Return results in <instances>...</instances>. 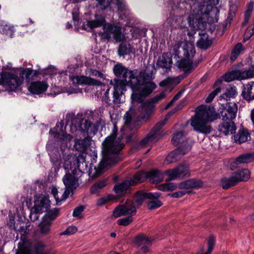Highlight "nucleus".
I'll return each mask as SVG.
<instances>
[{"instance_id":"obj_61","label":"nucleus","mask_w":254,"mask_h":254,"mask_svg":"<svg viewBox=\"0 0 254 254\" xmlns=\"http://www.w3.org/2000/svg\"><path fill=\"white\" fill-rule=\"evenodd\" d=\"M90 75L92 76H94L98 77H103L104 74L100 72L98 70L91 69L90 70Z\"/></svg>"},{"instance_id":"obj_41","label":"nucleus","mask_w":254,"mask_h":254,"mask_svg":"<svg viewBox=\"0 0 254 254\" xmlns=\"http://www.w3.org/2000/svg\"><path fill=\"white\" fill-rule=\"evenodd\" d=\"M159 190L166 191H173L175 190L177 186L174 183H164L157 186Z\"/></svg>"},{"instance_id":"obj_39","label":"nucleus","mask_w":254,"mask_h":254,"mask_svg":"<svg viewBox=\"0 0 254 254\" xmlns=\"http://www.w3.org/2000/svg\"><path fill=\"white\" fill-rule=\"evenodd\" d=\"M88 142L87 138L77 139L75 142L74 147L79 151H83L88 146Z\"/></svg>"},{"instance_id":"obj_13","label":"nucleus","mask_w":254,"mask_h":254,"mask_svg":"<svg viewBox=\"0 0 254 254\" xmlns=\"http://www.w3.org/2000/svg\"><path fill=\"white\" fill-rule=\"evenodd\" d=\"M165 96V92H162L153 98L151 101H147L142 103L141 107L139 108V111L141 113V118H147L153 110L154 108L153 104L161 100Z\"/></svg>"},{"instance_id":"obj_47","label":"nucleus","mask_w":254,"mask_h":254,"mask_svg":"<svg viewBox=\"0 0 254 254\" xmlns=\"http://www.w3.org/2000/svg\"><path fill=\"white\" fill-rule=\"evenodd\" d=\"M106 185V181H101L94 184L91 188V191L92 193H96L98 192L100 189H102Z\"/></svg>"},{"instance_id":"obj_6","label":"nucleus","mask_w":254,"mask_h":254,"mask_svg":"<svg viewBox=\"0 0 254 254\" xmlns=\"http://www.w3.org/2000/svg\"><path fill=\"white\" fill-rule=\"evenodd\" d=\"M33 72L31 68H25L20 71V77H18L14 73L2 71L0 74V85L8 91H14L23 83L24 78L28 81L30 80Z\"/></svg>"},{"instance_id":"obj_48","label":"nucleus","mask_w":254,"mask_h":254,"mask_svg":"<svg viewBox=\"0 0 254 254\" xmlns=\"http://www.w3.org/2000/svg\"><path fill=\"white\" fill-rule=\"evenodd\" d=\"M114 199V197L113 196L108 195L98 199L97 201V204L99 206H102L105 204L106 202L113 200Z\"/></svg>"},{"instance_id":"obj_12","label":"nucleus","mask_w":254,"mask_h":254,"mask_svg":"<svg viewBox=\"0 0 254 254\" xmlns=\"http://www.w3.org/2000/svg\"><path fill=\"white\" fill-rule=\"evenodd\" d=\"M28 226H23L19 229V234L20 235L21 241L18 243V250L16 254H32V250L35 244L26 239V236L29 230Z\"/></svg>"},{"instance_id":"obj_45","label":"nucleus","mask_w":254,"mask_h":254,"mask_svg":"<svg viewBox=\"0 0 254 254\" xmlns=\"http://www.w3.org/2000/svg\"><path fill=\"white\" fill-rule=\"evenodd\" d=\"M215 239L213 236H211L209 237L208 242H207V247L208 250L207 251L203 253V252H199L197 254H210L213 249L214 245H215Z\"/></svg>"},{"instance_id":"obj_62","label":"nucleus","mask_w":254,"mask_h":254,"mask_svg":"<svg viewBox=\"0 0 254 254\" xmlns=\"http://www.w3.org/2000/svg\"><path fill=\"white\" fill-rule=\"evenodd\" d=\"M180 97V94H177V95H176L174 97V98L172 99V100L170 102V103L167 105L166 109H168L169 107H170L173 104V103L174 102H175L176 101H177V100L179 99Z\"/></svg>"},{"instance_id":"obj_28","label":"nucleus","mask_w":254,"mask_h":254,"mask_svg":"<svg viewBox=\"0 0 254 254\" xmlns=\"http://www.w3.org/2000/svg\"><path fill=\"white\" fill-rule=\"evenodd\" d=\"M160 196V193L159 192H148L146 193L145 196L147 198L153 199L148 203V209H154L160 207L162 205V203L158 199Z\"/></svg>"},{"instance_id":"obj_46","label":"nucleus","mask_w":254,"mask_h":254,"mask_svg":"<svg viewBox=\"0 0 254 254\" xmlns=\"http://www.w3.org/2000/svg\"><path fill=\"white\" fill-rule=\"evenodd\" d=\"M184 135L185 133L182 131L176 132L172 137L173 144L178 145L182 141Z\"/></svg>"},{"instance_id":"obj_43","label":"nucleus","mask_w":254,"mask_h":254,"mask_svg":"<svg viewBox=\"0 0 254 254\" xmlns=\"http://www.w3.org/2000/svg\"><path fill=\"white\" fill-rule=\"evenodd\" d=\"M132 111H129L126 113L124 117L125 126L126 127L131 128L134 124V121L131 115Z\"/></svg>"},{"instance_id":"obj_17","label":"nucleus","mask_w":254,"mask_h":254,"mask_svg":"<svg viewBox=\"0 0 254 254\" xmlns=\"http://www.w3.org/2000/svg\"><path fill=\"white\" fill-rule=\"evenodd\" d=\"M49 133L51 137L65 142L70 141L71 139V136L65 132L63 121L58 123L55 127L50 130Z\"/></svg>"},{"instance_id":"obj_7","label":"nucleus","mask_w":254,"mask_h":254,"mask_svg":"<svg viewBox=\"0 0 254 254\" xmlns=\"http://www.w3.org/2000/svg\"><path fill=\"white\" fill-rule=\"evenodd\" d=\"M183 44V55L186 59L178 60L176 65L179 68H182L184 71H189L196 66V65H193L190 60L194 56L195 52L194 47L192 43L190 42L184 43L182 41L176 42L173 48L175 55L174 58L179 59V49Z\"/></svg>"},{"instance_id":"obj_24","label":"nucleus","mask_w":254,"mask_h":254,"mask_svg":"<svg viewBox=\"0 0 254 254\" xmlns=\"http://www.w3.org/2000/svg\"><path fill=\"white\" fill-rule=\"evenodd\" d=\"M48 84L44 81L32 82L28 87L29 91L35 94H40L46 91Z\"/></svg>"},{"instance_id":"obj_22","label":"nucleus","mask_w":254,"mask_h":254,"mask_svg":"<svg viewBox=\"0 0 254 254\" xmlns=\"http://www.w3.org/2000/svg\"><path fill=\"white\" fill-rule=\"evenodd\" d=\"M135 52V44L128 42H123L120 44L118 49V53L120 57L131 54H134Z\"/></svg>"},{"instance_id":"obj_51","label":"nucleus","mask_w":254,"mask_h":254,"mask_svg":"<svg viewBox=\"0 0 254 254\" xmlns=\"http://www.w3.org/2000/svg\"><path fill=\"white\" fill-rule=\"evenodd\" d=\"M59 210L58 209H54L49 210L44 217H48L50 221L53 220L58 216Z\"/></svg>"},{"instance_id":"obj_31","label":"nucleus","mask_w":254,"mask_h":254,"mask_svg":"<svg viewBox=\"0 0 254 254\" xmlns=\"http://www.w3.org/2000/svg\"><path fill=\"white\" fill-rule=\"evenodd\" d=\"M250 138V134L248 130L244 128L239 129L238 132L234 135L235 142L239 144L248 140Z\"/></svg>"},{"instance_id":"obj_63","label":"nucleus","mask_w":254,"mask_h":254,"mask_svg":"<svg viewBox=\"0 0 254 254\" xmlns=\"http://www.w3.org/2000/svg\"><path fill=\"white\" fill-rule=\"evenodd\" d=\"M252 12L246 11L245 14V21L243 23V25H244L248 22Z\"/></svg>"},{"instance_id":"obj_44","label":"nucleus","mask_w":254,"mask_h":254,"mask_svg":"<svg viewBox=\"0 0 254 254\" xmlns=\"http://www.w3.org/2000/svg\"><path fill=\"white\" fill-rule=\"evenodd\" d=\"M0 31L11 37L13 33V27L7 24L4 25V22H2L0 25Z\"/></svg>"},{"instance_id":"obj_35","label":"nucleus","mask_w":254,"mask_h":254,"mask_svg":"<svg viewBox=\"0 0 254 254\" xmlns=\"http://www.w3.org/2000/svg\"><path fill=\"white\" fill-rule=\"evenodd\" d=\"M164 179L163 174L159 171L149 172V180L152 183H158Z\"/></svg>"},{"instance_id":"obj_10","label":"nucleus","mask_w":254,"mask_h":254,"mask_svg":"<svg viewBox=\"0 0 254 254\" xmlns=\"http://www.w3.org/2000/svg\"><path fill=\"white\" fill-rule=\"evenodd\" d=\"M174 113L175 111H172L166 116L164 120L157 123L150 132L147 134L146 136L140 141V145L141 147H145L157 141L163 135L162 131L160 130L161 127L166 124L169 117Z\"/></svg>"},{"instance_id":"obj_21","label":"nucleus","mask_w":254,"mask_h":254,"mask_svg":"<svg viewBox=\"0 0 254 254\" xmlns=\"http://www.w3.org/2000/svg\"><path fill=\"white\" fill-rule=\"evenodd\" d=\"M99 6L102 9H105L108 7L111 2L117 6L119 11L121 12L126 11L127 9L124 0H96Z\"/></svg>"},{"instance_id":"obj_5","label":"nucleus","mask_w":254,"mask_h":254,"mask_svg":"<svg viewBox=\"0 0 254 254\" xmlns=\"http://www.w3.org/2000/svg\"><path fill=\"white\" fill-rule=\"evenodd\" d=\"M217 118L214 108L201 105L197 108L195 115L191 119L190 125L193 130L202 133L208 134L212 130L209 123Z\"/></svg>"},{"instance_id":"obj_20","label":"nucleus","mask_w":254,"mask_h":254,"mask_svg":"<svg viewBox=\"0 0 254 254\" xmlns=\"http://www.w3.org/2000/svg\"><path fill=\"white\" fill-rule=\"evenodd\" d=\"M222 80L229 82L235 80H246V77L244 70H237L228 71L221 76V79H218L216 82L215 85L217 86L220 84Z\"/></svg>"},{"instance_id":"obj_9","label":"nucleus","mask_w":254,"mask_h":254,"mask_svg":"<svg viewBox=\"0 0 254 254\" xmlns=\"http://www.w3.org/2000/svg\"><path fill=\"white\" fill-rule=\"evenodd\" d=\"M146 193H138L135 196L134 202L127 200L125 203L117 206L113 211V216L115 218H118L122 216L134 215L136 213V207L141 205L144 198H147L145 196Z\"/></svg>"},{"instance_id":"obj_30","label":"nucleus","mask_w":254,"mask_h":254,"mask_svg":"<svg viewBox=\"0 0 254 254\" xmlns=\"http://www.w3.org/2000/svg\"><path fill=\"white\" fill-rule=\"evenodd\" d=\"M235 123L232 121L224 122L219 127V131L225 135L233 133L236 130Z\"/></svg>"},{"instance_id":"obj_18","label":"nucleus","mask_w":254,"mask_h":254,"mask_svg":"<svg viewBox=\"0 0 254 254\" xmlns=\"http://www.w3.org/2000/svg\"><path fill=\"white\" fill-rule=\"evenodd\" d=\"M50 206V201L47 196L37 195L35 197L34 205L32 210L39 213H43L47 211Z\"/></svg>"},{"instance_id":"obj_11","label":"nucleus","mask_w":254,"mask_h":254,"mask_svg":"<svg viewBox=\"0 0 254 254\" xmlns=\"http://www.w3.org/2000/svg\"><path fill=\"white\" fill-rule=\"evenodd\" d=\"M250 178V172L248 169H243L234 172L229 178H224L221 181V186L224 189H228L241 181H247Z\"/></svg>"},{"instance_id":"obj_55","label":"nucleus","mask_w":254,"mask_h":254,"mask_svg":"<svg viewBox=\"0 0 254 254\" xmlns=\"http://www.w3.org/2000/svg\"><path fill=\"white\" fill-rule=\"evenodd\" d=\"M77 231V229L75 226H70L68 227L64 231L61 233V235H70L74 234Z\"/></svg>"},{"instance_id":"obj_34","label":"nucleus","mask_w":254,"mask_h":254,"mask_svg":"<svg viewBox=\"0 0 254 254\" xmlns=\"http://www.w3.org/2000/svg\"><path fill=\"white\" fill-rule=\"evenodd\" d=\"M211 43L212 41L208 39V35L203 33L200 35V38L197 42V45L201 49H206L211 45Z\"/></svg>"},{"instance_id":"obj_32","label":"nucleus","mask_w":254,"mask_h":254,"mask_svg":"<svg viewBox=\"0 0 254 254\" xmlns=\"http://www.w3.org/2000/svg\"><path fill=\"white\" fill-rule=\"evenodd\" d=\"M131 186H133L132 185L131 180H126L122 183L116 185L114 187V190L118 195H121Z\"/></svg>"},{"instance_id":"obj_26","label":"nucleus","mask_w":254,"mask_h":254,"mask_svg":"<svg viewBox=\"0 0 254 254\" xmlns=\"http://www.w3.org/2000/svg\"><path fill=\"white\" fill-rule=\"evenodd\" d=\"M74 84L98 85L99 81L85 76H71L70 77Z\"/></svg>"},{"instance_id":"obj_15","label":"nucleus","mask_w":254,"mask_h":254,"mask_svg":"<svg viewBox=\"0 0 254 254\" xmlns=\"http://www.w3.org/2000/svg\"><path fill=\"white\" fill-rule=\"evenodd\" d=\"M238 106L234 102H229L225 106H222L220 114L224 121H232L236 117Z\"/></svg>"},{"instance_id":"obj_54","label":"nucleus","mask_w":254,"mask_h":254,"mask_svg":"<svg viewBox=\"0 0 254 254\" xmlns=\"http://www.w3.org/2000/svg\"><path fill=\"white\" fill-rule=\"evenodd\" d=\"M220 91V88L217 87L213 92L209 94L208 97L206 98L205 101L207 103H209L212 101L215 96L217 95Z\"/></svg>"},{"instance_id":"obj_25","label":"nucleus","mask_w":254,"mask_h":254,"mask_svg":"<svg viewBox=\"0 0 254 254\" xmlns=\"http://www.w3.org/2000/svg\"><path fill=\"white\" fill-rule=\"evenodd\" d=\"M254 161V153H250L243 154L240 156L235 161L231 164L232 169L238 167V165L242 164H248Z\"/></svg>"},{"instance_id":"obj_3","label":"nucleus","mask_w":254,"mask_h":254,"mask_svg":"<svg viewBox=\"0 0 254 254\" xmlns=\"http://www.w3.org/2000/svg\"><path fill=\"white\" fill-rule=\"evenodd\" d=\"M64 168L68 171L63 178L65 190L63 192V198L66 199L73 189L78 186V179L81 176L82 168L86 166L85 158L83 154L78 156L68 155L64 157Z\"/></svg>"},{"instance_id":"obj_57","label":"nucleus","mask_w":254,"mask_h":254,"mask_svg":"<svg viewBox=\"0 0 254 254\" xmlns=\"http://www.w3.org/2000/svg\"><path fill=\"white\" fill-rule=\"evenodd\" d=\"M40 213L35 212V211L31 210V213L30 214V218L31 221H35L38 219V214H40Z\"/></svg>"},{"instance_id":"obj_40","label":"nucleus","mask_w":254,"mask_h":254,"mask_svg":"<svg viewBox=\"0 0 254 254\" xmlns=\"http://www.w3.org/2000/svg\"><path fill=\"white\" fill-rule=\"evenodd\" d=\"M237 94L235 86H230L227 88L226 92L220 96V98L227 100L228 99L234 97Z\"/></svg>"},{"instance_id":"obj_36","label":"nucleus","mask_w":254,"mask_h":254,"mask_svg":"<svg viewBox=\"0 0 254 254\" xmlns=\"http://www.w3.org/2000/svg\"><path fill=\"white\" fill-rule=\"evenodd\" d=\"M147 179H149V172H139L136 173L132 179H130V180H131L132 185L134 186L137 183L143 182Z\"/></svg>"},{"instance_id":"obj_4","label":"nucleus","mask_w":254,"mask_h":254,"mask_svg":"<svg viewBox=\"0 0 254 254\" xmlns=\"http://www.w3.org/2000/svg\"><path fill=\"white\" fill-rule=\"evenodd\" d=\"M105 22L104 15L96 13L94 15L93 17L83 24L82 28L87 31H89L103 26V32L101 34L102 38L109 40L113 38L117 42L126 39L125 34L122 32V27L119 23H105Z\"/></svg>"},{"instance_id":"obj_60","label":"nucleus","mask_w":254,"mask_h":254,"mask_svg":"<svg viewBox=\"0 0 254 254\" xmlns=\"http://www.w3.org/2000/svg\"><path fill=\"white\" fill-rule=\"evenodd\" d=\"M186 190H181L175 192L171 194V196L173 197L178 198L182 196L186 193Z\"/></svg>"},{"instance_id":"obj_23","label":"nucleus","mask_w":254,"mask_h":254,"mask_svg":"<svg viewBox=\"0 0 254 254\" xmlns=\"http://www.w3.org/2000/svg\"><path fill=\"white\" fill-rule=\"evenodd\" d=\"M172 64L171 54L170 53H165L162 54L156 63V66L159 68L165 69L167 71L171 68Z\"/></svg>"},{"instance_id":"obj_33","label":"nucleus","mask_w":254,"mask_h":254,"mask_svg":"<svg viewBox=\"0 0 254 254\" xmlns=\"http://www.w3.org/2000/svg\"><path fill=\"white\" fill-rule=\"evenodd\" d=\"M202 183L199 180L190 179L181 183L179 188L181 189L198 188L202 186Z\"/></svg>"},{"instance_id":"obj_49","label":"nucleus","mask_w":254,"mask_h":254,"mask_svg":"<svg viewBox=\"0 0 254 254\" xmlns=\"http://www.w3.org/2000/svg\"><path fill=\"white\" fill-rule=\"evenodd\" d=\"M253 34H254V23L246 30L244 34V40H249Z\"/></svg>"},{"instance_id":"obj_64","label":"nucleus","mask_w":254,"mask_h":254,"mask_svg":"<svg viewBox=\"0 0 254 254\" xmlns=\"http://www.w3.org/2000/svg\"><path fill=\"white\" fill-rule=\"evenodd\" d=\"M252 12L246 11L245 14V21L243 23V25H244L248 22Z\"/></svg>"},{"instance_id":"obj_53","label":"nucleus","mask_w":254,"mask_h":254,"mask_svg":"<svg viewBox=\"0 0 254 254\" xmlns=\"http://www.w3.org/2000/svg\"><path fill=\"white\" fill-rule=\"evenodd\" d=\"M59 192L56 188H53L52 189V193L53 195L54 198H55L57 203H58L59 202H61L63 200H64L65 199L63 198V193H62L61 197H60L59 196Z\"/></svg>"},{"instance_id":"obj_2","label":"nucleus","mask_w":254,"mask_h":254,"mask_svg":"<svg viewBox=\"0 0 254 254\" xmlns=\"http://www.w3.org/2000/svg\"><path fill=\"white\" fill-rule=\"evenodd\" d=\"M117 131L118 128L114 125L111 134L107 137L102 143V159L97 167H95L93 169H91L89 175L92 177H98L104 169L119 160L118 154L123 148L124 144L122 142V136L117 137Z\"/></svg>"},{"instance_id":"obj_37","label":"nucleus","mask_w":254,"mask_h":254,"mask_svg":"<svg viewBox=\"0 0 254 254\" xmlns=\"http://www.w3.org/2000/svg\"><path fill=\"white\" fill-rule=\"evenodd\" d=\"M51 222L48 217H43L39 225L41 233L47 234L50 231Z\"/></svg>"},{"instance_id":"obj_16","label":"nucleus","mask_w":254,"mask_h":254,"mask_svg":"<svg viewBox=\"0 0 254 254\" xmlns=\"http://www.w3.org/2000/svg\"><path fill=\"white\" fill-rule=\"evenodd\" d=\"M165 173L169 176V180H174L184 177H189L190 175L189 166L185 164L174 169L167 170Z\"/></svg>"},{"instance_id":"obj_1","label":"nucleus","mask_w":254,"mask_h":254,"mask_svg":"<svg viewBox=\"0 0 254 254\" xmlns=\"http://www.w3.org/2000/svg\"><path fill=\"white\" fill-rule=\"evenodd\" d=\"M114 72L116 76L128 78V83L132 92V103L141 102L156 87L154 83L149 81L150 76L144 71L130 70L118 64L114 66Z\"/></svg>"},{"instance_id":"obj_58","label":"nucleus","mask_w":254,"mask_h":254,"mask_svg":"<svg viewBox=\"0 0 254 254\" xmlns=\"http://www.w3.org/2000/svg\"><path fill=\"white\" fill-rule=\"evenodd\" d=\"M56 69L54 66L51 65L46 70L45 73L49 75H53L56 73Z\"/></svg>"},{"instance_id":"obj_42","label":"nucleus","mask_w":254,"mask_h":254,"mask_svg":"<svg viewBox=\"0 0 254 254\" xmlns=\"http://www.w3.org/2000/svg\"><path fill=\"white\" fill-rule=\"evenodd\" d=\"M243 50V47L242 44L238 43L237 44L233 49L231 56L230 57V59L231 62H234L237 59L238 56L240 54V53Z\"/></svg>"},{"instance_id":"obj_52","label":"nucleus","mask_w":254,"mask_h":254,"mask_svg":"<svg viewBox=\"0 0 254 254\" xmlns=\"http://www.w3.org/2000/svg\"><path fill=\"white\" fill-rule=\"evenodd\" d=\"M84 210V207L80 206L76 207L73 212L72 215L77 218H81L82 217V212Z\"/></svg>"},{"instance_id":"obj_29","label":"nucleus","mask_w":254,"mask_h":254,"mask_svg":"<svg viewBox=\"0 0 254 254\" xmlns=\"http://www.w3.org/2000/svg\"><path fill=\"white\" fill-rule=\"evenodd\" d=\"M135 243L143 252L147 251L148 248L151 245V241L147 237L144 235H138L135 239Z\"/></svg>"},{"instance_id":"obj_56","label":"nucleus","mask_w":254,"mask_h":254,"mask_svg":"<svg viewBox=\"0 0 254 254\" xmlns=\"http://www.w3.org/2000/svg\"><path fill=\"white\" fill-rule=\"evenodd\" d=\"M246 79H249L254 77V64L248 69L244 70Z\"/></svg>"},{"instance_id":"obj_27","label":"nucleus","mask_w":254,"mask_h":254,"mask_svg":"<svg viewBox=\"0 0 254 254\" xmlns=\"http://www.w3.org/2000/svg\"><path fill=\"white\" fill-rule=\"evenodd\" d=\"M242 95L247 101L254 99V81L249 82L244 85Z\"/></svg>"},{"instance_id":"obj_59","label":"nucleus","mask_w":254,"mask_h":254,"mask_svg":"<svg viewBox=\"0 0 254 254\" xmlns=\"http://www.w3.org/2000/svg\"><path fill=\"white\" fill-rule=\"evenodd\" d=\"M196 20V18H194V16L193 15H190L189 16L188 18V22L189 23V25L190 26H192L193 29H196V26L194 25V20Z\"/></svg>"},{"instance_id":"obj_50","label":"nucleus","mask_w":254,"mask_h":254,"mask_svg":"<svg viewBox=\"0 0 254 254\" xmlns=\"http://www.w3.org/2000/svg\"><path fill=\"white\" fill-rule=\"evenodd\" d=\"M129 215L130 216L128 217L118 219L117 221L118 224L120 225L123 226H127L132 221V218L131 217V216L132 215Z\"/></svg>"},{"instance_id":"obj_14","label":"nucleus","mask_w":254,"mask_h":254,"mask_svg":"<svg viewBox=\"0 0 254 254\" xmlns=\"http://www.w3.org/2000/svg\"><path fill=\"white\" fill-rule=\"evenodd\" d=\"M110 84L114 87V101L116 103L124 102V92L126 90L127 83L126 81L119 79H114L110 81Z\"/></svg>"},{"instance_id":"obj_19","label":"nucleus","mask_w":254,"mask_h":254,"mask_svg":"<svg viewBox=\"0 0 254 254\" xmlns=\"http://www.w3.org/2000/svg\"><path fill=\"white\" fill-rule=\"evenodd\" d=\"M191 149V145L188 143H185L183 146H181L172 152L170 153L166 157L165 163L170 164L176 161L182 156L184 155L188 151Z\"/></svg>"},{"instance_id":"obj_8","label":"nucleus","mask_w":254,"mask_h":254,"mask_svg":"<svg viewBox=\"0 0 254 254\" xmlns=\"http://www.w3.org/2000/svg\"><path fill=\"white\" fill-rule=\"evenodd\" d=\"M104 112L103 107H100L92 112L93 118H99V122L96 125L92 124L89 121L85 119H82L77 122V125L75 124L71 126V130L81 133H86L87 135H95L98 130V127L100 125L102 126L104 124V121L101 118Z\"/></svg>"},{"instance_id":"obj_38","label":"nucleus","mask_w":254,"mask_h":254,"mask_svg":"<svg viewBox=\"0 0 254 254\" xmlns=\"http://www.w3.org/2000/svg\"><path fill=\"white\" fill-rule=\"evenodd\" d=\"M181 81V78L179 77H169L161 81L159 85L161 86H170L176 85Z\"/></svg>"}]
</instances>
